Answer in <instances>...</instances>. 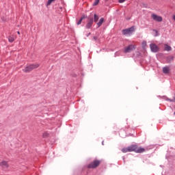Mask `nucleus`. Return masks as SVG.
Returning <instances> with one entry per match:
<instances>
[{
    "label": "nucleus",
    "mask_w": 175,
    "mask_h": 175,
    "mask_svg": "<svg viewBox=\"0 0 175 175\" xmlns=\"http://www.w3.org/2000/svg\"><path fill=\"white\" fill-rule=\"evenodd\" d=\"M101 162L102 161L100 160H96V159L94 160L93 161H92L90 163L88 164V168L96 169V167H98L99 165H100Z\"/></svg>",
    "instance_id": "f257e3e1"
},
{
    "label": "nucleus",
    "mask_w": 175,
    "mask_h": 175,
    "mask_svg": "<svg viewBox=\"0 0 175 175\" xmlns=\"http://www.w3.org/2000/svg\"><path fill=\"white\" fill-rule=\"evenodd\" d=\"M40 66L39 64H31L29 66H27L26 68H25L23 70L25 73H28V72H31V70H33V69H38V67Z\"/></svg>",
    "instance_id": "f03ea898"
},
{
    "label": "nucleus",
    "mask_w": 175,
    "mask_h": 175,
    "mask_svg": "<svg viewBox=\"0 0 175 175\" xmlns=\"http://www.w3.org/2000/svg\"><path fill=\"white\" fill-rule=\"evenodd\" d=\"M135 26H133L129 29H123L122 33L123 35H132L133 32H135Z\"/></svg>",
    "instance_id": "7ed1b4c3"
},
{
    "label": "nucleus",
    "mask_w": 175,
    "mask_h": 175,
    "mask_svg": "<svg viewBox=\"0 0 175 175\" xmlns=\"http://www.w3.org/2000/svg\"><path fill=\"white\" fill-rule=\"evenodd\" d=\"M135 49H136V45L131 44L126 46V48H124V53H131Z\"/></svg>",
    "instance_id": "20e7f679"
},
{
    "label": "nucleus",
    "mask_w": 175,
    "mask_h": 175,
    "mask_svg": "<svg viewBox=\"0 0 175 175\" xmlns=\"http://www.w3.org/2000/svg\"><path fill=\"white\" fill-rule=\"evenodd\" d=\"M92 24H94V18H88V21H87V24L85 25V28L87 29H90V28H91V27H92Z\"/></svg>",
    "instance_id": "39448f33"
},
{
    "label": "nucleus",
    "mask_w": 175,
    "mask_h": 175,
    "mask_svg": "<svg viewBox=\"0 0 175 175\" xmlns=\"http://www.w3.org/2000/svg\"><path fill=\"white\" fill-rule=\"evenodd\" d=\"M150 48L152 53H158V51H159V48L155 44H150Z\"/></svg>",
    "instance_id": "423d86ee"
},
{
    "label": "nucleus",
    "mask_w": 175,
    "mask_h": 175,
    "mask_svg": "<svg viewBox=\"0 0 175 175\" xmlns=\"http://www.w3.org/2000/svg\"><path fill=\"white\" fill-rule=\"evenodd\" d=\"M152 18L154 21H157L158 23H161L162 22V16H158L155 14H152Z\"/></svg>",
    "instance_id": "0eeeda50"
},
{
    "label": "nucleus",
    "mask_w": 175,
    "mask_h": 175,
    "mask_svg": "<svg viewBox=\"0 0 175 175\" xmlns=\"http://www.w3.org/2000/svg\"><path fill=\"white\" fill-rule=\"evenodd\" d=\"M144 151H146V149L144 148L137 147V145H136L135 152L138 154H142V152H144Z\"/></svg>",
    "instance_id": "6e6552de"
},
{
    "label": "nucleus",
    "mask_w": 175,
    "mask_h": 175,
    "mask_svg": "<svg viewBox=\"0 0 175 175\" xmlns=\"http://www.w3.org/2000/svg\"><path fill=\"white\" fill-rule=\"evenodd\" d=\"M170 72V68H169V66H165L163 68V73H164L165 75H169Z\"/></svg>",
    "instance_id": "1a4fd4ad"
},
{
    "label": "nucleus",
    "mask_w": 175,
    "mask_h": 175,
    "mask_svg": "<svg viewBox=\"0 0 175 175\" xmlns=\"http://www.w3.org/2000/svg\"><path fill=\"white\" fill-rule=\"evenodd\" d=\"M136 152V145H131L129 146V152Z\"/></svg>",
    "instance_id": "9d476101"
},
{
    "label": "nucleus",
    "mask_w": 175,
    "mask_h": 175,
    "mask_svg": "<svg viewBox=\"0 0 175 175\" xmlns=\"http://www.w3.org/2000/svg\"><path fill=\"white\" fill-rule=\"evenodd\" d=\"M0 166H1L3 169H8V167H9V164H8V162L6 161H3L0 163Z\"/></svg>",
    "instance_id": "9b49d317"
},
{
    "label": "nucleus",
    "mask_w": 175,
    "mask_h": 175,
    "mask_svg": "<svg viewBox=\"0 0 175 175\" xmlns=\"http://www.w3.org/2000/svg\"><path fill=\"white\" fill-rule=\"evenodd\" d=\"M164 50L165 51H172V46L167 45V44H164Z\"/></svg>",
    "instance_id": "f8f14e48"
},
{
    "label": "nucleus",
    "mask_w": 175,
    "mask_h": 175,
    "mask_svg": "<svg viewBox=\"0 0 175 175\" xmlns=\"http://www.w3.org/2000/svg\"><path fill=\"white\" fill-rule=\"evenodd\" d=\"M14 40H16V38L14 36H10L8 37V42H10V43H13Z\"/></svg>",
    "instance_id": "ddd939ff"
},
{
    "label": "nucleus",
    "mask_w": 175,
    "mask_h": 175,
    "mask_svg": "<svg viewBox=\"0 0 175 175\" xmlns=\"http://www.w3.org/2000/svg\"><path fill=\"white\" fill-rule=\"evenodd\" d=\"M104 21H105V18H100L99 22L97 23V25H98V28H99V27H100L102 25V24H103Z\"/></svg>",
    "instance_id": "4468645a"
},
{
    "label": "nucleus",
    "mask_w": 175,
    "mask_h": 175,
    "mask_svg": "<svg viewBox=\"0 0 175 175\" xmlns=\"http://www.w3.org/2000/svg\"><path fill=\"white\" fill-rule=\"evenodd\" d=\"M98 20H99V16H98V14H94V23H98Z\"/></svg>",
    "instance_id": "2eb2a0df"
},
{
    "label": "nucleus",
    "mask_w": 175,
    "mask_h": 175,
    "mask_svg": "<svg viewBox=\"0 0 175 175\" xmlns=\"http://www.w3.org/2000/svg\"><path fill=\"white\" fill-rule=\"evenodd\" d=\"M122 152H124V153L129 152V146L127 148H123L122 149Z\"/></svg>",
    "instance_id": "dca6fc26"
},
{
    "label": "nucleus",
    "mask_w": 175,
    "mask_h": 175,
    "mask_svg": "<svg viewBox=\"0 0 175 175\" xmlns=\"http://www.w3.org/2000/svg\"><path fill=\"white\" fill-rule=\"evenodd\" d=\"M142 49H146L147 47V41H143L142 42Z\"/></svg>",
    "instance_id": "f3484780"
},
{
    "label": "nucleus",
    "mask_w": 175,
    "mask_h": 175,
    "mask_svg": "<svg viewBox=\"0 0 175 175\" xmlns=\"http://www.w3.org/2000/svg\"><path fill=\"white\" fill-rule=\"evenodd\" d=\"M55 0H48L47 5L49 6V5H51L53 2H54Z\"/></svg>",
    "instance_id": "a211bd4d"
},
{
    "label": "nucleus",
    "mask_w": 175,
    "mask_h": 175,
    "mask_svg": "<svg viewBox=\"0 0 175 175\" xmlns=\"http://www.w3.org/2000/svg\"><path fill=\"white\" fill-rule=\"evenodd\" d=\"M43 137H49V133L44 132L42 135Z\"/></svg>",
    "instance_id": "6ab92c4d"
},
{
    "label": "nucleus",
    "mask_w": 175,
    "mask_h": 175,
    "mask_svg": "<svg viewBox=\"0 0 175 175\" xmlns=\"http://www.w3.org/2000/svg\"><path fill=\"white\" fill-rule=\"evenodd\" d=\"M98 3H99V0H95V1L94 2L93 5L94 6H96V5H98Z\"/></svg>",
    "instance_id": "aec40b11"
},
{
    "label": "nucleus",
    "mask_w": 175,
    "mask_h": 175,
    "mask_svg": "<svg viewBox=\"0 0 175 175\" xmlns=\"http://www.w3.org/2000/svg\"><path fill=\"white\" fill-rule=\"evenodd\" d=\"M83 21V19L80 18L79 21L77 23V25H80Z\"/></svg>",
    "instance_id": "412c9836"
},
{
    "label": "nucleus",
    "mask_w": 175,
    "mask_h": 175,
    "mask_svg": "<svg viewBox=\"0 0 175 175\" xmlns=\"http://www.w3.org/2000/svg\"><path fill=\"white\" fill-rule=\"evenodd\" d=\"M87 15H83L81 18V20H84V18H87Z\"/></svg>",
    "instance_id": "4be33fe9"
},
{
    "label": "nucleus",
    "mask_w": 175,
    "mask_h": 175,
    "mask_svg": "<svg viewBox=\"0 0 175 175\" xmlns=\"http://www.w3.org/2000/svg\"><path fill=\"white\" fill-rule=\"evenodd\" d=\"M154 31V32H155V36H158L159 34L158 33V31H157V30H153Z\"/></svg>",
    "instance_id": "5701e85b"
},
{
    "label": "nucleus",
    "mask_w": 175,
    "mask_h": 175,
    "mask_svg": "<svg viewBox=\"0 0 175 175\" xmlns=\"http://www.w3.org/2000/svg\"><path fill=\"white\" fill-rule=\"evenodd\" d=\"M123 2H125V0H119L120 3H123Z\"/></svg>",
    "instance_id": "b1692460"
},
{
    "label": "nucleus",
    "mask_w": 175,
    "mask_h": 175,
    "mask_svg": "<svg viewBox=\"0 0 175 175\" xmlns=\"http://www.w3.org/2000/svg\"><path fill=\"white\" fill-rule=\"evenodd\" d=\"M93 39H94V40H98V37L94 36V37H93Z\"/></svg>",
    "instance_id": "393cba45"
},
{
    "label": "nucleus",
    "mask_w": 175,
    "mask_h": 175,
    "mask_svg": "<svg viewBox=\"0 0 175 175\" xmlns=\"http://www.w3.org/2000/svg\"><path fill=\"white\" fill-rule=\"evenodd\" d=\"M172 18L175 21V14L172 16Z\"/></svg>",
    "instance_id": "a878e982"
},
{
    "label": "nucleus",
    "mask_w": 175,
    "mask_h": 175,
    "mask_svg": "<svg viewBox=\"0 0 175 175\" xmlns=\"http://www.w3.org/2000/svg\"><path fill=\"white\" fill-rule=\"evenodd\" d=\"M18 35H20V31H17Z\"/></svg>",
    "instance_id": "bb28decb"
},
{
    "label": "nucleus",
    "mask_w": 175,
    "mask_h": 175,
    "mask_svg": "<svg viewBox=\"0 0 175 175\" xmlns=\"http://www.w3.org/2000/svg\"><path fill=\"white\" fill-rule=\"evenodd\" d=\"M105 1H109V0H105Z\"/></svg>",
    "instance_id": "cd10ccee"
}]
</instances>
